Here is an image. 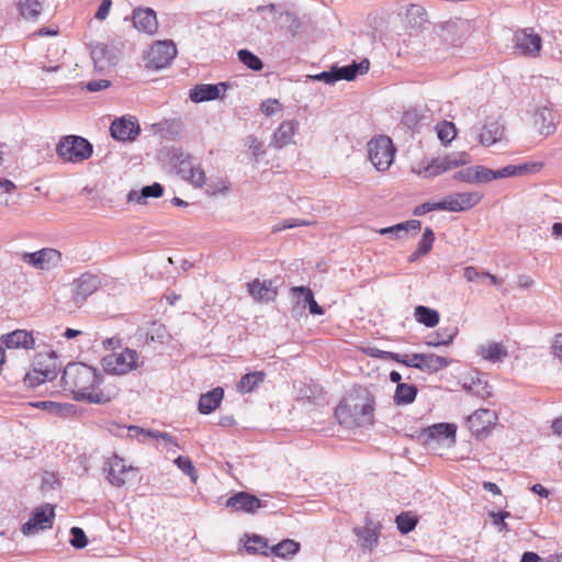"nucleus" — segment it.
<instances>
[{"instance_id":"obj_1","label":"nucleus","mask_w":562,"mask_h":562,"mask_svg":"<svg viewBox=\"0 0 562 562\" xmlns=\"http://www.w3.org/2000/svg\"><path fill=\"white\" fill-rule=\"evenodd\" d=\"M103 374L92 366L71 362L61 374V385L75 401L90 404H106L115 396L114 392L102 387Z\"/></svg>"},{"instance_id":"obj_2","label":"nucleus","mask_w":562,"mask_h":562,"mask_svg":"<svg viewBox=\"0 0 562 562\" xmlns=\"http://www.w3.org/2000/svg\"><path fill=\"white\" fill-rule=\"evenodd\" d=\"M470 162L471 156L467 151L451 153L443 157L416 162L411 170L420 178L430 179Z\"/></svg>"},{"instance_id":"obj_3","label":"nucleus","mask_w":562,"mask_h":562,"mask_svg":"<svg viewBox=\"0 0 562 562\" xmlns=\"http://www.w3.org/2000/svg\"><path fill=\"white\" fill-rule=\"evenodd\" d=\"M367 153L373 168L379 172H385L394 164L396 147L391 137L376 135L367 143Z\"/></svg>"},{"instance_id":"obj_4","label":"nucleus","mask_w":562,"mask_h":562,"mask_svg":"<svg viewBox=\"0 0 562 562\" xmlns=\"http://www.w3.org/2000/svg\"><path fill=\"white\" fill-rule=\"evenodd\" d=\"M103 370L111 375H126L136 371L140 364V356L135 349L124 348L119 352H111L101 359Z\"/></svg>"},{"instance_id":"obj_5","label":"nucleus","mask_w":562,"mask_h":562,"mask_svg":"<svg viewBox=\"0 0 562 562\" xmlns=\"http://www.w3.org/2000/svg\"><path fill=\"white\" fill-rule=\"evenodd\" d=\"M56 153L64 161L78 164L91 157L93 146L81 136L67 135L57 144Z\"/></svg>"},{"instance_id":"obj_6","label":"nucleus","mask_w":562,"mask_h":562,"mask_svg":"<svg viewBox=\"0 0 562 562\" xmlns=\"http://www.w3.org/2000/svg\"><path fill=\"white\" fill-rule=\"evenodd\" d=\"M105 479L114 487H124L138 474V468L113 454L104 462Z\"/></svg>"},{"instance_id":"obj_7","label":"nucleus","mask_w":562,"mask_h":562,"mask_svg":"<svg viewBox=\"0 0 562 562\" xmlns=\"http://www.w3.org/2000/svg\"><path fill=\"white\" fill-rule=\"evenodd\" d=\"M512 47L515 55L537 58L542 49V38L532 27H524L514 32Z\"/></svg>"},{"instance_id":"obj_8","label":"nucleus","mask_w":562,"mask_h":562,"mask_svg":"<svg viewBox=\"0 0 562 562\" xmlns=\"http://www.w3.org/2000/svg\"><path fill=\"white\" fill-rule=\"evenodd\" d=\"M457 425L453 423H438L417 432V439L425 446H435L447 442L453 446L457 441Z\"/></svg>"},{"instance_id":"obj_9","label":"nucleus","mask_w":562,"mask_h":562,"mask_svg":"<svg viewBox=\"0 0 562 562\" xmlns=\"http://www.w3.org/2000/svg\"><path fill=\"white\" fill-rule=\"evenodd\" d=\"M177 56V48L171 41L155 42L144 56L148 69L159 70L168 67Z\"/></svg>"},{"instance_id":"obj_10","label":"nucleus","mask_w":562,"mask_h":562,"mask_svg":"<svg viewBox=\"0 0 562 562\" xmlns=\"http://www.w3.org/2000/svg\"><path fill=\"white\" fill-rule=\"evenodd\" d=\"M55 518V508L50 504H42L36 507L29 520L21 526V532L26 536H35L41 530L50 529Z\"/></svg>"},{"instance_id":"obj_11","label":"nucleus","mask_w":562,"mask_h":562,"mask_svg":"<svg viewBox=\"0 0 562 562\" xmlns=\"http://www.w3.org/2000/svg\"><path fill=\"white\" fill-rule=\"evenodd\" d=\"M41 359L42 357L37 358L33 370L26 373L24 378L25 384L30 387H36L47 381H53L58 374L54 355H49L45 361Z\"/></svg>"},{"instance_id":"obj_12","label":"nucleus","mask_w":562,"mask_h":562,"mask_svg":"<svg viewBox=\"0 0 562 562\" xmlns=\"http://www.w3.org/2000/svg\"><path fill=\"white\" fill-rule=\"evenodd\" d=\"M101 285L100 278L93 273H82L70 283L71 299L77 305H81Z\"/></svg>"},{"instance_id":"obj_13","label":"nucleus","mask_w":562,"mask_h":562,"mask_svg":"<svg viewBox=\"0 0 562 562\" xmlns=\"http://www.w3.org/2000/svg\"><path fill=\"white\" fill-rule=\"evenodd\" d=\"M21 260L38 270H49L61 261V254L54 248H42L34 252H22Z\"/></svg>"},{"instance_id":"obj_14","label":"nucleus","mask_w":562,"mask_h":562,"mask_svg":"<svg viewBox=\"0 0 562 562\" xmlns=\"http://www.w3.org/2000/svg\"><path fill=\"white\" fill-rule=\"evenodd\" d=\"M527 171V165H508L498 170L477 165L474 166V178L475 183H486L496 179L519 176Z\"/></svg>"},{"instance_id":"obj_15","label":"nucleus","mask_w":562,"mask_h":562,"mask_svg":"<svg viewBox=\"0 0 562 562\" xmlns=\"http://www.w3.org/2000/svg\"><path fill=\"white\" fill-rule=\"evenodd\" d=\"M111 135L117 140H134L140 133L138 121L134 116L115 119L110 126Z\"/></svg>"},{"instance_id":"obj_16","label":"nucleus","mask_w":562,"mask_h":562,"mask_svg":"<svg viewBox=\"0 0 562 562\" xmlns=\"http://www.w3.org/2000/svg\"><path fill=\"white\" fill-rule=\"evenodd\" d=\"M497 415L494 411L480 408L468 418L469 427L476 437L486 435L495 426Z\"/></svg>"},{"instance_id":"obj_17","label":"nucleus","mask_w":562,"mask_h":562,"mask_svg":"<svg viewBox=\"0 0 562 562\" xmlns=\"http://www.w3.org/2000/svg\"><path fill=\"white\" fill-rule=\"evenodd\" d=\"M227 89V83H201L195 85L189 91V98L194 103H202L207 101H213L221 98L222 94L225 93Z\"/></svg>"},{"instance_id":"obj_18","label":"nucleus","mask_w":562,"mask_h":562,"mask_svg":"<svg viewBox=\"0 0 562 562\" xmlns=\"http://www.w3.org/2000/svg\"><path fill=\"white\" fill-rule=\"evenodd\" d=\"M91 59L98 72H104L113 68L117 63L115 50L105 44H95L91 48Z\"/></svg>"},{"instance_id":"obj_19","label":"nucleus","mask_w":562,"mask_h":562,"mask_svg":"<svg viewBox=\"0 0 562 562\" xmlns=\"http://www.w3.org/2000/svg\"><path fill=\"white\" fill-rule=\"evenodd\" d=\"M412 362H414L415 369L428 373H437L450 366L451 360L435 353H413Z\"/></svg>"},{"instance_id":"obj_20","label":"nucleus","mask_w":562,"mask_h":562,"mask_svg":"<svg viewBox=\"0 0 562 562\" xmlns=\"http://www.w3.org/2000/svg\"><path fill=\"white\" fill-rule=\"evenodd\" d=\"M133 24L138 32L154 35L158 30L156 12L150 8H136L133 11Z\"/></svg>"},{"instance_id":"obj_21","label":"nucleus","mask_w":562,"mask_h":562,"mask_svg":"<svg viewBox=\"0 0 562 562\" xmlns=\"http://www.w3.org/2000/svg\"><path fill=\"white\" fill-rule=\"evenodd\" d=\"M532 126L542 136L552 135L555 132V115L548 106H539L532 114Z\"/></svg>"},{"instance_id":"obj_22","label":"nucleus","mask_w":562,"mask_h":562,"mask_svg":"<svg viewBox=\"0 0 562 562\" xmlns=\"http://www.w3.org/2000/svg\"><path fill=\"white\" fill-rule=\"evenodd\" d=\"M249 295L259 303L273 302L278 290L271 280L255 279L247 284Z\"/></svg>"},{"instance_id":"obj_23","label":"nucleus","mask_w":562,"mask_h":562,"mask_svg":"<svg viewBox=\"0 0 562 562\" xmlns=\"http://www.w3.org/2000/svg\"><path fill=\"white\" fill-rule=\"evenodd\" d=\"M0 341L8 349H33L35 340L32 331L25 329H15L0 337Z\"/></svg>"},{"instance_id":"obj_24","label":"nucleus","mask_w":562,"mask_h":562,"mask_svg":"<svg viewBox=\"0 0 562 562\" xmlns=\"http://www.w3.org/2000/svg\"><path fill=\"white\" fill-rule=\"evenodd\" d=\"M226 506L236 512L255 513L262 506V503L249 493L239 492L227 499Z\"/></svg>"},{"instance_id":"obj_25","label":"nucleus","mask_w":562,"mask_h":562,"mask_svg":"<svg viewBox=\"0 0 562 562\" xmlns=\"http://www.w3.org/2000/svg\"><path fill=\"white\" fill-rule=\"evenodd\" d=\"M505 127L497 121L484 124L479 133L477 140L482 146L490 147L503 140Z\"/></svg>"},{"instance_id":"obj_26","label":"nucleus","mask_w":562,"mask_h":562,"mask_svg":"<svg viewBox=\"0 0 562 562\" xmlns=\"http://www.w3.org/2000/svg\"><path fill=\"white\" fill-rule=\"evenodd\" d=\"M297 127L299 123L295 120L283 121L273 133L271 146L280 149L291 144Z\"/></svg>"},{"instance_id":"obj_27","label":"nucleus","mask_w":562,"mask_h":562,"mask_svg":"<svg viewBox=\"0 0 562 562\" xmlns=\"http://www.w3.org/2000/svg\"><path fill=\"white\" fill-rule=\"evenodd\" d=\"M224 397V390L221 386L201 394L199 398L198 409L203 415L213 413L222 403Z\"/></svg>"},{"instance_id":"obj_28","label":"nucleus","mask_w":562,"mask_h":562,"mask_svg":"<svg viewBox=\"0 0 562 562\" xmlns=\"http://www.w3.org/2000/svg\"><path fill=\"white\" fill-rule=\"evenodd\" d=\"M369 68H370V61L368 59H362L359 63L352 61L350 65L342 66V67L335 66L337 81L355 80L357 78V76L367 74L369 71Z\"/></svg>"},{"instance_id":"obj_29","label":"nucleus","mask_w":562,"mask_h":562,"mask_svg":"<svg viewBox=\"0 0 562 562\" xmlns=\"http://www.w3.org/2000/svg\"><path fill=\"white\" fill-rule=\"evenodd\" d=\"M179 173L186 181H188L195 188H201L206 183L205 171L199 165L181 162Z\"/></svg>"},{"instance_id":"obj_30","label":"nucleus","mask_w":562,"mask_h":562,"mask_svg":"<svg viewBox=\"0 0 562 562\" xmlns=\"http://www.w3.org/2000/svg\"><path fill=\"white\" fill-rule=\"evenodd\" d=\"M422 228L420 221L409 220L406 222L398 223L393 226L383 227L379 229L380 235L390 236L394 239L401 238L403 234H406L411 231L417 233Z\"/></svg>"},{"instance_id":"obj_31","label":"nucleus","mask_w":562,"mask_h":562,"mask_svg":"<svg viewBox=\"0 0 562 562\" xmlns=\"http://www.w3.org/2000/svg\"><path fill=\"white\" fill-rule=\"evenodd\" d=\"M477 355L490 362L502 361L507 357V349L502 342L492 341L477 347Z\"/></svg>"},{"instance_id":"obj_32","label":"nucleus","mask_w":562,"mask_h":562,"mask_svg":"<svg viewBox=\"0 0 562 562\" xmlns=\"http://www.w3.org/2000/svg\"><path fill=\"white\" fill-rule=\"evenodd\" d=\"M164 193V188L160 183L155 182L150 186L144 187L140 191L131 190L127 193L128 202H137L139 204H145L146 199L148 198H160Z\"/></svg>"},{"instance_id":"obj_33","label":"nucleus","mask_w":562,"mask_h":562,"mask_svg":"<svg viewBox=\"0 0 562 562\" xmlns=\"http://www.w3.org/2000/svg\"><path fill=\"white\" fill-rule=\"evenodd\" d=\"M418 389L414 384L398 383L393 395V401L397 406L408 405L415 401Z\"/></svg>"},{"instance_id":"obj_34","label":"nucleus","mask_w":562,"mask_h":562,"mask_svg":"<svg viewBox=\"0 0 562 562\" xmlns=\"http://www.w3.org/2000/svg\"><path fill=\"white\" fill-rule=\"evenodd\" d=\"M451 195L456 203L457 212L467 211L477 205L483 199V195L480 192H457Z\"/></svg>"},{"instance_id":"obj_35","label":"nucleus","mask_w":562,"mask_h":562,"mask_svg":"<svg viewBox=\"0 0 562 562\" xmlns=\"http://www.w3.org/2000/svg\"><path fill=\"white\" fill-rule=\"evenodd\" d=\"M353 532L364 548L371 550L378 543L379 529L378 526L371 522H368L364 527L355 528Z\"/></svg>"},{"instance_id":"obj_36","label":"nucleus","mask_w":562,"mask_h":562,"mask_svg":"<svg viewBox=\"0 0 562 562\" xmlns=\"http://www.w3.org/2000/svg\"><path fill=\"white\" fill-rule=\"evenodd\" d=\"M18 11L20 15L27 21L35 22L38 20L43 5L40 0H18Z\"/></svg>"},{"instance_id":"obj_37","label":"nucleus","mask_w":562,"mask_h":562,"mask_svg":"<svg viewBox=\"0 0 562 562\" xmlns=\"http://www.w3.org/2000/svg\"><path fill=\"white\" fill-rule=\"evenodd\" d=\"M265 378L266 374L262 371L246 373L239 380L237 391L243 394L250 393L265 381Z\"/></svg>"},{"instance_id":"obj_38","label":"nucleus","mask_w":562,"mask_h":562,"mask_svg":"<svg viewBox=\"0 0 562 562\" xmlns=\"http://www.w3.org/2000/svg\"><path fill=\"white\" fill-rule=\"evenodd\" d=\"M414 316L418 323L429 328L437 326L440 319L436 310L423 305L415 307Z\"/></svg>"},{"instance_id":"obj_39","label":"nucleus","mask_w":562,"mask_h":562,"mask_svg":"<svg viewBox=\"0 0 562 562\" xmlns=\"http://www.w3.org/2000/svg\"><path fill=\"white\" fill-rule=\"evenodd\" d=\"M34 407L42 408L57 416H67L75 412V406L68 403H58L53 401H42L33 404Z\"/></svg>"},{"instance_id":"obj_40","label":"nucleus","mask_w":562,"mask_h":562,"mask_svg":"<svg viewBox=\"0 0 562 562\" xmlns=\"http://www.w3.org/2000/svg\"><path fill=\"white\" fill-rule=\"evenodd\" d=\"M291 294L294 295H305V303H307V307L311 314L313 315H323L324 310L316 302L312 290L307 286H292L290 290Z\"/></svg>"},{"instance_id":"obj_41","label":"nucleus","mask_w":562,"mask_h":562,"mask_svg":"<svg viewBox=\"0 0 562 562\" xmlns=\"http://www.w3.org/2000/svg\"><path fill=\"white\" fill-rule=\"evenodd\" d=\"M300 543L292 539H284L271 548V553L276 557L286 559L295 555L300 551Z\"/></svg>"},{"instance_id":"obj_42","label":"nucleus","mask_w":562,"mask_h":562,"mask_svg":"<svg viewBox=\"0 0 562 562\" xmlns=\"http://www.w3.org/2000/svg\"><path fill=\"white\" fill-rule=\"evenodd\" d=\"M435 130L443 146H448L457 136V127L452 122L441 121L437 123Z\"/></svg>"},{"instance_id":"obj_43","label":"nucleus","mask_w":562,"mask_h":562,"mask_svg":"<svg viewBox=\"0 0 562 562\" xmlns=\"http://www.w3.org/2000/svg\"><path fill=\"white\" fill-rule=\"evenodd\" d=\"M458 334V328H445L440 329L436 333L437 338L430 339L426 341V346L428 347H440V346H449L454 340Z\"/></svg>"},{"instance_id":"obj_44","label":"nucleus","mask_w":562,"mask_h":562,"mask_svg":"<svg viewBox=\"0 0 562 562\" xmlns=\"http://www.w3.org/2000/svg\"><path fill=\"white\" fill-rule=\"evenodd\" d=\"M245 549L250 553H261L267 554L268 542L265 538L258 535H251L247 537L245 542Z\"/></svg>"},{"instance_id":"obj_45","label":"nucleus","mask_w":562,"mask_h":562,"mask_svg":"<svg viewBox=\"0 0 562 562\" xmlns=\"http://www.w3.org/2000/svg\"><path fill=\"white\" fill-rule=\"evenodd\" d=\"M237 56H238V59L245 66H247L249 69H251L254 71H259L263 67L261 59L248 49L238 50Z\"/></svg>"},{"instance_id":"obj_46","label":"nucleus","mask_w":562,"mask_h":562,"mask_svg":"<svg viewBox=\"0 0 562 562\" xmlns=\"http://www.w3.org/2000/svg\"><path fill=\"white\" fill-rule=\"evenodd\" d=\"M175 464L179 470L187 474L193 483L198 482L199 475L190 458L179 456L175 459Z\"/></svg>"},{"instance_id":"obj_47","label":"nucleus","mask_w":562,"mask_h":562,"mask_svg":"<svg viewBox=\"0 0 562 562\" xmlns=\"http://www.w3.org/2000/svg\"><path fill=\"white\" fill-rule=\"evenodd\" d=\"M395 522L401 533L406 535L415 529L417 519L408 513H402L396 516Z\"/></svg>"},{"instance_id":"obj_48","label":"nucleus","mask_w":562,"mask_h":562,"mask_svg":"<svg viewBox=\"0 0 562 562\" xmlns=\"http://www.w3.org/2000/svg\"><path fill=\"white\" fill-rule=\"evenodd\" d=\"M435 234L430 227H426L418 243V255H427L434 245Z\"/></svg>"},{"instance_id":"obj_49","label":"nucleus","mask_w":562,"mask_h":562,"mask_svg":"<svg viewBox=\"0 0 562 562\" xmlns=\"http://www.w3.org/2000/svg\"><path fill=\"white\" fill-rule=\"evenodd\" d=\"M71 539L70 544L77 549H83L88 544V539L83 530L79 527H72L70 529Z\"/></svg>"},{"instance_id":"obj_50","label":"nucleus","mask_w":562,"mask_h":562,"mask_svg":"<svg viewBox=\"0 0 562 562\" xmlns=\"http://www.w3.org/2000/svg\"><path fill=\"white\" fill-rule=\"evenodd\" d=\"M281 109L282 105L277 99H267L260 104V111L267 116L278 113Z\"/></svg>"},{"instance_id":"obj_51","label":"nucleus","mask_w":562,"mask_h":562,"mask_svg":"<svg viewBox=\"0 0 562 562\" xmlns=\"http://www.w3.org/2000/svg\"><path fill=\"white\" fill-rule=\"evenodd\" d=\"M228 191V182L221 179L216 182H211L207 184L206 193L211 196H216L218 194H225Z\"/></svg>"},{"instance_id":"obj_52","label":"nucleus","mask_w":562,"mask_h":562,"mask_svg":"<svg viewBox=\"0 0 562 562\" xmlns=\"http://www.w3.org/2000/svg\"><path fill=\"white\" fill-rule=\"evenodd\" d=\"M453 179L465 183H475L474 166L463 168L453 175Z\"/></svg>"},{"instance_id":"obj_53","label":"nucleus","mask_w":562,"mask_h":562,"mask_svg":"<svg viewBox=\"0 0 562 562\" xmlns=\"http://www.w3.org/2000/svg\"><path fill=\"white\" fill-rule=\"evenodd\" d=\"M308 78L314 81H322L327 85H333V83L337 82L335 66H333L330 68V70H328V71H323V72H319L316 75H312V76H308Z\"/></svg>"},{"instance_id":"obj_54","label":"nucleus","mask_w":562,"mask_h":562,"mask_svg":"<svg viewBox=\"0 0 562 562\" xmlns=\"http://www.w3.org/2000/svg\"><path fill=\"white\" fill-rule=\"evenodd\" d=\"M364 352L370 356V357H373V358H379V359H383V360H393L397 358V352H393V351H384V350H380L378 348H366L364 349Z\"/></svg>"},{"instance_id":"obj_55","label":"nucleus","mask_w":562,"mask_h":562,"mask_svg":"<svg viewBox=\"0 0 562 562\" xmlns=\"http://www.w3.org/2000/svg\"><path fill=\"white\" fill-rule=\"evenodd\" d=\"M490 516L493 518L494 525H496L499 529V531H508V525L506 524L505 519L510 516L509 512H498V513H490Z\"/></svg>"},{"instance_id":"obj_56","label":"nucleus","mask_w":562,"mask_h":562,"mask_svg":"<svg viewBox=\"0 0 562 562\" xmlns=\"http://www.w3.org/2000/svg\"><path fill=\"white\" fill-rule=\"evenodd\" d=\"M111 86V81L106 79H98V80H91L86 83L85 88L89 92H99L102 90L108 89Z\"/></svg>"},{"instance_id":"obj_57","label":"nucleus","mask_w":562,"mask_h":562,"mask_svg":"<svg viewBox=\"0 0 562 562\" xmlns=\"http://www.w3.org/2000/svg\"><path fill=\"white\" fill-rule=\"evenodd\" d=\"M312 224L314 223L304 220H284L279 227L274 228V231L291 229L301 226H310Z\"/></svg>"},{"instance_id":"obj_58","label":"nucleus","mask_w":562,"mask_h":562,"mask_svg":"<svg viewBox=\"0 0 562 562\" xmlns=\"http://www.w3.org/2000/svg\"><path fill=\"white\" fill-rule=\"evenodd\" d=\"M147 431L148 429H144L138 426L128 427V436L139 442H145L147 440Z\"/></svg>"},{"instance_id":"obj_59","label":"nucleus","mask_w":562,"mask_h":562,"mask_svg":"<svg viewBox=\"0 0 562 562\" xmlns=\"http://www.w3.org/2000/svg\"><path fill=\"white\" fill-rule=\"evenodd\" d=\"M112 7L111 0H102L94 16L97 20L103 21L108 18Z\"/></svg>"},{"instance_id":"obj_60","label":"nucleus","mask_w":562,"mask_h":562,"mask_svg":"<svg viewBox=\"0 0 562 562\" xmlns=\"http://www.w3.org/2000/svg\"><path fill=\"white\" fill-rule=\"evenodd\" d=\"M437 210L438 211H448V212H456V203L453 202L452 195L449 194L445 196L442 200L437 202Z\"/></svg>"},{"instance_id":"obj_61","label":"nucleus","mask_w":562,"mask_h":562,"mask_svg":"<svg viewBox=\"0 0 562 562\" xmlns=\"http://www.w3.org/2000/svg\"><path fill=\"white\" fill-rule=\"evenodd\" d=\"M432 211H438L437 210V202H425V203H422V204L417 205L414 209L413 213L416 216H422V215H425L426 213H429V212H432Z\"/></svg>"},{"instance_id":"obj_62","label":"nucleus","mask_w":562,"mask_h":562,"mask_svg":"<svg viewBox=\"0 0 562 562\" xmlns=\"http://www.w3.org/2000/svg\"><path fill=\"white\" fill-rule=\"evenodd\" d=\"M285 18H286V21L289 22V29H290L292 35H296V33L299 32V30L301 27L300 19L294 13H291V12H286Z\"/></svg>"},{"instance_id":"obj_63","label":"nucleus","mask_w":562,"mask_h":562,"mask_svg":"<svg viewBox=\"0 0 562 562\" xmlns=\"http://www.w3.org/2000/svg\"><path fill=\"white\" fill-rule=\"evenodd\" d=\"M16 189V186L9 179L0 178V198L3 195L12 194Z\"/></svg>"},{"instance_id":"obj_64","label":"nucleus","mask_w":562,"mask_h":562,"mask_svg":"<svg viewBox=\"0 0 562 562\" xmlns=\"http://www.w3.org/2000/svg\"><path fill=\"white\" fill-rule=\"evenodd\" d=\"M553 355L562 360V333L557 334L552 344Z\"/></svg>"}]
</instances>
